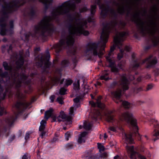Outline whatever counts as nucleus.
<instances>
[{
  "label": "nucleus",
  "mask_w": 159,
  "mask_h": 159,
  "mask_svg": "<svg viewBox=\"0 0 159 159\" xmlns=\"http://www.w3.org/2000/svg\"><path fill=\"white\" fill-rule=\"evenodd\" d=\"M125 49L127 52H129L130 50V48L129 46L126 45L125 47Z\"/></svg>",
  "instance_id": "nucleus-64"
},
{
  "label": "nucleus",
  "mask_w": 159,
  "mask_h": 159,
  "mask_svg": "<svg viewBox=\"0 0 159 159\" xmlns=\"http://www.w3.org/2000/svg\"><path fill=\"white\" fill-rule=\"evenodd\" d=\"M48 0H43V1L40 2H42L44 4V9L46 11L48 9L50 5L47 2Z\"/></svg>",
  "instance_id": "nucleus-41"
},
{
  "label": "nucleus",
  "mask_w": 159,
  "mask_h": 159,
  "mask_svg": "<svg viewBox=\"0 0 159 159\" xmlns=\"http://www.w3.org/2000/svg\"><path fill=\"white\" fill-rule=\"evenodd\" d=\"M72 117L66 114L63 111H61L60 115L57 117V120L59 122L63 121L65 122L66 125H70L72 124Z\"/></svg>",
  "instance_id": "nucleus-15"
},
{
  "label": "nucleus",
  "mask_w": 159,
  "mask_h": 159,
  "mask_svg": "<svg viewBox=\"0 0 159 159\" xmlns=\"http://www.w3.org/2000/svg\"><path fill=\"white\" fill-rule=\"evenodd\" d=\"M118 22L116 20L112 21L110 22H103L102 25L103 27L100 36V41L98 42H89L86 45V52H91L92 55L89 56V59H92L93 56H98L99 58H102L105 52V48L106 43L107 42L109 34L111 33L116 34V36H119V33L116 26ZM121 32H120V33Z\"/></svg>",
  "instance_id": "nucleus-1"
},
{
  "label": "nucleus",
  "mask_w": 159,
  "mask_h": 159,
  "mask_svg": "<svg viewBox=\"0 0 159 159\" xmlns=\"http://www.w3.org/2000/svg\"><path fill=\"white\" fill-rule=\"evenodd\" d=\"M86 134L87 133L86 132H83L80 134V137L85 138V137Z\"/></svg>",
  "instance_id": "nucleus-62"
},
{
  "label": "nucleus",
  "mask_w": 159,
  "mask_h": 159,
  "mask_svg": "<svg viewBox=\"0 0 159 159\" xmlns=\"http://www.w3.org/2000/svg\"><path fill=\"white\" fill-rule=\"evenodd\" d=\"M124 66V65L121 62H120L118 64L117 67V68L118 67L119 68V70L120 69H121L123 70V67Z\"/></svg>",
  "instance_id": "nucleus-54"
},
{
  "label": "nucleus",
  "mask_w": 159,
  "mask_h": 159,
  "mask_svg": "<svg viewBox=\"0 0 159 159\" xmlns=\"http://www.w3.org/2000/svg\"><path fill=\"white\" fill-rule=\"evenodd\" d=\"M119 23V25L122 27V28H124L126 25V23L125 22L121 20L120 21Z\"/></svg>",
  "instance_id": "nucleus-49"
},
{
  "label": "nucleus",
  "mask_w": 159,
  "mask_h": 159,
  "mask_svg": "<svg viewBox=\"0 0 159 159\" xmlns=\"http://www.w3.org/2000/svg\"><path fill=\"white\" fill-rule=\"evenodd\" d=\"M2 72V70L1 69H0V73ZM0 76L2 78H6L9 77V79L10 77L9 76L8 73L7 71H5L4 72L0 74Z\"/></svg>",
  "instance_id": "nucleus-35"
},
{
  "label": "nucleus",
  "mask_w": 159,
  "mask_h": 159,
  "mask_svg": "<svg viewBox=\"0 0 159 159\" xmlns=\"http://www.w3.org/2000/svg\"><path fill=\"white\" fill-rule=\"evenodd\" d=\"M119 36H117L114 38V44L111 47L110 51L112 52L116 48V47L118 48H121L123 45L122 42L124 40V39L129 35V32L127 31H122L119 33Z\"/></svg>",
  "instance_id": "nucleus-9"
},
{
  "label": "nucleus",
  "mask_w": 159,
  "mask_h": 159,
  "mask_svg": "<svg viewBox=\"0 0 159 159\" xmlns=\"http://www.w3.org/2000/svg\"><path fill=\"white\" fill-rule=\"evenodd\" d=\"M150 125H153L155 129L152 133V139L154 141L159 139V123L154 118H150L149 120Z\"/></svg>",
  "instance_id": "nucleus-11"
},
{
  "label": "nucleus",
  "mask_w": 159,
  "mask_h": 159,
  "mask_svg": "<svg viewBox=\"0 0 159 159\" xmlns=\"http://www.w3.org/2000/svg\"><path fill=\"white\" fill-rule=\"evenodd\" d=\"M123 55L122 54L118 53L117 56V59L118 60H120L123 57Z\"/></svg>",
  "instance_id": "nucleus-60"
},
{
  "label": "nucleus",
  "mask_w": 159,
  "mask_h": 159,
  "mask_svg": "<svg viewBox=\"0 0 159 159\" xmlns=\"http://www.w3.org/2000/svg\"><path fill=\"white\" fill-rule=\"evenodd\" d=\"M85 138H82L80 137H79L78 140V143H80L81 144L82 143H85Z\"/></svg>",
  "instance_id": "nucleus-45"
},
{
  "label": "nucleus",
  "mask_w": 159,
  "mask_h": 159,
  "mask_svg": "<svg viewBox=\"0 0 159 159\" xmlns=\"http://www.w3.org/2000/svg\"><path fill=\"white\" fill-rule=\"evenodd\" d=\"M2 16L0 18V24H1L6 22V19L8 18L9 14H10L7 11L6 7L5 6L2 5Z\"/></svg>",
  "instance_id": "nucleus-20"
},
{
  "label": "nucleus",
  "mask_w": 159,
  "mask_h": 159,
  "mask_svg": "<svg viewBox=\"0 0 159 159\" xmlns=\"http://www.w3.org/2000/svg\"><path fill=\"white\" fill-rule=\"evenodd\" d=\"M120 118L122 121L124 120L127 123L130 124L134 129L133 134H127L124 133V137L125 138L126 142L129 143H133V136L138 137V140H140L141 136L138 132L139 128L137 125V120L134 118L133 113L130 111H126L122 114Z\"/></svg>",
  "instance_id": "nucleus-5"
},
{
  "label": "nucleus",
  "mask_w": 159,
  "mask_h": 159,
  "mask_svg": "<svg viewBox=\"0 0 159 159\" xmlns=\"http://www.w3.org/2000/svg\"><path fill=\"white\" fill-rule=\"evenodd\" d=\"M29 156L27 153H25L22 157V159H29Z\"/></svg>",
  "instance_id": "nucleus-63"
},
{
  "label": "nucleus",
  "mask_w": 159,
  "mask_h": 159,
  "mask_svg": "<svg viewBox=\"0 0 159 159\" xmlns=\"http://www.w3.org/2000/svg\"><path fill=\"white\" fill-rule=\"evenodd\" d=\"M31 134V132L28 131L26 133L25 139L26 140H28L30 138V135Z\"/></svg>",
  "instance_id": "nucleus-52"
},
{
  "label": "nucleus",
  "mask_w": 159,
  "mask_h": 159,
  "mask_svg": "<svg viewBox=\"0 0 159 159\" xmlns=\"http://www.w3.org/2000/svg\"><path fill=\"white\" fill-rule=\"evenodd\" d=\"M66 90L64 87L61 88L59 90V93L61 95H64L66 94Z\"/></svg>",
  "instance_id": "nucleus-43"
},
{
  "label": "nucleus",
  "mask_w": 159,
  "mask_h": 159,
  "mask_svg": "<svg viewBox=\"0 0 159 159\" xmlns=\"http://www.w3.org/2000/svg\"><path fill=\"white\" fill-rule=\"evenodd\" d=\"M51 20V18L50 16H45L38 25L34 26V33L29 32L25 34V40L28 41L30 37L38 38L37 34L41 30H42L39 36L44 41L46 40L48 36H52L53 34L56 32V28L52 23H50Z\"/></svg>",
  "instance_id": "nucleus-3"
},
{
  "label": "nucleus",
  "mask_w": 159,
  "mask_h": 159,
  "mask_svg": "<svg viewBox=\"0 0 159 159\" xmlns=\"http://www.w3.org/2000/svg\"><path fill=\"white\" fill-rule=\"evenodd\" d=\"M30 11L27 13L28 15L30 20H33L37 16L36 11L33 6H31L29 8Z\"/></svg>",
  "instance_id": "nucleus-23"
},
{
  "label": "nucleus",
  "mask_w": 159,
  "mask_h": 159,
  "mask_svg": "<svg viewBox=\"0 0 159 159\" xmlns=\"http://www.w3.org/2000/svg\"><path fill=\"white\" fill-rule=\"evenodd\" d=\"M14 33V30L13 29H7L6 30H5V33L4 34H2L1 35L2 36H4L7 34H8L11 35H12Z\"/></svg>",
  "instance_id": "nucleus-34"
},
{
  "label": "nucleus",
  "mask_w": 159,
  "mask_h": 159,
  "mask_svg": "<svg viewBox=\"0 0 159 159\" xmlns=\"http://www.w3.org/2000/svg\"><path fill=\"white\" fill-rule=\"evenodd\" d=\"M88 9L86 7H84L80 9V12L81 13L85 12L87 11Z\"/></svg>",
  "instance_id": "nucleus-57"
},
{
  "label": "nucleus",
  "mask_w": 159,
  "mask_h": 159,
  "mask_svg": "<svg viewBox=\"0 0 159 159\" xmlns=\"http://www.w3.org/2000/svg\"><path fill=\"white\" fill-rule=\"evenodd\" d=\"M15 136L14 134L11 135L8 139V142L9 143L11 142L15 139Z\"/></svg>",
  "instance_id": "nucleus-56"
},
{
  "label": "nucleus",
  "mask_w": 159,
  "mask_h": 159,
  "mask_svg": "<svg viewBox=\"0 0 159 159\" xmlns=\"http://www.w3.org/2000/svg\"><path fill=\"white\" fill-rule=\"evenodd\" d=\"M126 149L127 152L130 154V158L132 159H137L139 158V159H146V157L140 154L139 152L134 151L133 146L127 145L126 146Z\"/></svg>",
  "instance_id": "nucleus-12"
},
{
  "label": "nucleus",
  "mask_w": 159,
  "mask_h": 159,
  "mask_svg": "<svg viewBox=\"0 0 159 159\" xmlns=\"http://www.w3.org/2000/svg\"><path fill=\"white\" fill-rule=\"evenodd\" d=\"M151 24L154 26V28L152 30L148 29L149 30L150 34L153 37V38L152 39V43L153 44V46L154 47L157 46L159 43V39L157 37L155 36L157 30V24L153 20L151 21Z\"/></svg>",
  "instance_id": "nucleus-14"
},
{
  "label": "nucleus",
  "mask_w": 159,
  "mask_h": 159,
  "mask_svg": "<svg viewBox=\"0 0 159 159\" xmlns=\"http://www.w3.org/2000/svg\"><path fill=\"white\" fill-rule=\"evenodd\" d=\"M98 147L99 151H103L104 150V147L100 143H98Z\"/></svg>",
  "instance_id": "nucleus-47"
},
{
  "label": "nucleus",
  "mask_w": 159,
  "mask_h": 159,
  "mask_svg": "<svg viewBox=\"0 0 159 159\" xmlns=\"http://www.w3.org/2000/svg\"><path fill=\"white\" fill-rule=\"evenodd\" d=\"M108 75V74L107 73L105 74L104 75H102L101 76V79L102 80H104L105 81H108L110 79V78L109 77H107Z\"/></svg>",
  "instance_id": "nucleus-44"
},
{
  "label": "nucleus",
  "mask_w": 159,
  "mask_h": 159,
  "mask_svg": "<svg viewBox=\"0 0 159 159\" xmlns=\"http://www.w3.org/2000/svg\"><path fill=\"white\" fill-rule=\"evenodd\" d=\"M45 128V125H41L40 126L39 128V131H41L42 130H44Z\"/></svg>",
  "instance_id": "nucleus-61"
},
{
  "label": "nucleus",
  "mask_w": 159,
  "mask_h": 159,
  "mask_svg": "<svg viewBox=\"0 0 159 159\" xmlns=\"http://www.w3.org/2000/svg\"><path fill=\"white\" fill-rule=\"evenodd\" d=\"M85 159H98L100 158H105L107 157V154L106 152H103L100 154L99 156L98 155L93 154L91 151L87 152L85 154Z\"/></svg>",
  "instance_id": "nucleus-16"
},
{
  "label": "nucleus",
  "mask_w": 159,
  "mask_h": 159,
  "mask_svg": "<svg viewBox=\"0 0 159 159\" xmlns=\"http://www.w3.org/2000/svg\"><path fill=\"white\" fill-rule=\"evenodd\" d=\"M131 21L136 24L139 27V33L143 37L146 35V31L148 29L144 26V23L141 19L139 13H136L132 16Z\"/></svg>",
  "instance_id": "nucleus-10"
},
{
  "label": "nucleus",
  "mask_w": 159,
  "mask_h": 159,
  "mask_svg": "<svg viewBox=\"0 0 159 159\" xmlns=\"http://www.w3.org/2000/svg\"><path fill=\"white\" fill-rule=\"evenodd\" d=\"M91 127V125L90 123H88L86 121L84 123V128L86 130H90Z\"/></svg>",
  "instance_id": "nucleus-36"
},
{
  "label": "nucleus",
  "mask_w": 159,
  "mask_h": 159,
  "mask_svg": "<svg viewBox=\"0 0 159 159\" xmlns=\"http://www.w3.org/2000/svg\"><path fill=\"white\" fill-rule=\"evenodd\" d=\"M120 78L118 81H114L110 85L109 87L114 89L117 87V90L113 92L112 95L113 100L116 103H122L124 108L126 109H129L133 107V104L127 101H123L122 99V93H124L129 88V81L128 79L126 74L119 75Z\"/></svg>",
  "instance_id": "nucleus-2"
},
{
  "label": "nucleus",
  "mask_w": 159,
  "mask_h": 159,
  "mask_svg": "<svg viewBox=\"0 0 159 159\" xmlns=\"http://www.w3.org/2000/svg\"><path fill=\"white\" fill-rule=\"evenodd\" d=\"M53 110L52 108L46 111L45 113V118L47 120L51 117L52 119V122L57 121V116L53 114Z\"/></svg>",
  "instance_id": "nucleus-19"
},
{
  "label": "nucleus",
  "mask_w": 159,
  "mask_h": 159,
  "mask_svg": "<svg viewBox=\"0 0 159 159\" xmlns=\"http://www.w3.org/2000/svg\"><path fill=\"white\" fill-rule=\"evenodd\" d=\"M73 3H72L70 5H69L68 3H65V2L62 3L61 5L58 6L55 9H53L52 13L53 16H56L57 13L61 15H66L69 19V21L66 25V27L68 29L69 34H73L72 30L73 28V25L72 22L74 20L76 21H81V19L80 18H77L75 16H73L70 13V7H73L75 8L76 4L77 3L75 1Z\"/></svg>",
  "instance_id": "nucleus-4"
},
{
  "label": "nucleus",
  "mask_w": 159,
  "mask_h": 159,
  "mask_svg": "<svg viewBox=\"0 0 159 159\" xmlns=\"http://www.w3.org/2000/svg\"><path fill=\"white\" fill-rule=\"evenodd\" d=\"M151 78V76L150 75L146 74L145 75L139 76L137 79V81L138 82H140L142 81L143 78H144L146 79H149Z\"/></svg>",
  "instance_id": "nucleus-28"
},
{
  "label": "nucleus",
  "mask_w": 159,
  "mask_h": 159,
  "mask_svg": "<svg viewBox=\"0 0 159 159\" xmlns=\"http://www.w3.org/2000/svg\"><path fill=\"white\" fill-rule=\"evenodd\" d=\"M65 136L66 140L68 141L69 139V138L71 137V135L69 131H67L66 133L65 134Z\"/></svg>",
  "instance_id": "nucleus-51"
},
{
  "label": "nucleus",
  "mask_w": 159,
  "mask_h": 159,
  "mask_svg": "<svg viewBox=\"0 0 159 159\" xmlns=\"http://www.w3.org/2000/svg\"><path fill=\"white\" fill-rule=\"evenodd\" d=\"M7 24L6 22L2 24H0V34L1 35L2 34H4L5 31L6 30Z\"/></svg>",
  "instance_id": "nucleus-27"
},
{
  "label": "nucleus",
  "mask_w": 159,
  "mask_h": 159,
  "mask_svg": "<svg viewBox=\"0 0 159 159\" xmlns=\"http://www.w3.org/2000/svg\"><path fill=\"white\" fill-rule=\"evenodd\" d=\"M91 105L93 107H98L102 110H103L105 108V105L102 103L99 99H98L96 102H93Z\"/></svg>",
  "instance_id": "nucleus-25"
},
{
  "label": "nucleus",
  "mask_w": 159,
  "mask_h": 159,
  "mask_svg": "<svg viewBox=\"0 0 159 159\" xmlns=\"http://www.w3.org/2000/svg\"><path fill=\"white\" fill-rule=\"evenodd\" d=\"M74 43V39L73 37L70 35L66 36V32L63 30L62 31L61 38L59 43L54 44L53 45V47L57 53H59L63 49H66L69 50L70 52L72 53L73 55H75V51L74 50L72 52V50L70 49Z\"/></svg>",
  "instance_id": "nucleus-6"
},
{
  "label": "nucleus",
  "mask_w": 159,
  "mask_h": 159,
  "mask_svg": "<svg viewBox=\"0 0 159 159\" xmlns=\"http://www.w3.org/2000/svg\"><path fill=\"white\" fill-rule=\"evenodd\" d=\"M24 63V58L20 56L18 60L16 62V63L20 65L23 66Z\"/></svg>",
  "instance_id": "nucleus-37"
},
{
  "label": "nucleus",
  "mask_w": 159,
  "mask_h": 159,
  "mask_svg": "<svg viewBox=\"0 0 159 159\" xmlns=\"http://www.w3.org/2000/svg\"><path fill=\"white\" fill-rule=\"evenodd\" d=\"M21 80H27V76L24 74L23 73L20 75Z\"/></svg>",
  "instance_id": "nucleus-53"
},
{
  "label": "nucleus",
  "mask_w": 159,
  "mask_h": 159,
  "mask_svg": "<svg viewBox=\"0 0 159 159\" xmlns=\"http://www.w3.org/2000/svg\"><path fill=\"white\" fill-rule=\"evenodd\" d=\"M50 58V53L49 50L48 49L45 51L44 58L42 56L40 57L38 56L35 58V60L36 61V65L38 67H41L44 63L43 67L44 70H45L47 69H49L52 64V62L49 61Z\"/></svg>",
  "instance_id": "nucleus-7"
},
{
  "label": "nucleus",
  "mask_w": 159,
  "mask_h": 159,
  "mask_svg": "<svg viewBox=\"0 0 159 159\" xmlns=\"http://www.w3.org/2000/svg\"><path fill=\"white\" fill-rule=\"evenodd\" d=\"M73 82V81L72 80L70 79H66L65 81V86L66 87H68V86L71 85Z\"/></svg>",
  "instance_id": "nucleus-39"
},
{
  "label": "nucleus",
  "mask_w": 159,
  "mask_h": 159,
  "mask_svg": "<svg viewBox=\"0 0 159 159\" xmlns=\"http://www.w3.org/2000/svg\"><path fill=\"white\" fill-rule=\"evenodd\" d=\"M22 81L23 84L27 85H30L31 83V80L30 79L26 80H22Z\"/></svg>",
  "instance_id": "nucleus-48"
},
{
  "label": "nucleus",
  "mask_w": 159,
  "mask_h": 159,
  "mask_svg": "<svg viewBox=\"0 0 159 159\" xmlns=\"http://www.w3.org/2000/svg\"><path fill=\"white\" fill-rule=\"evenodd\" d=\"M112 111H110L105 115L106 120L108 122H113L114 121V116L112 115Z\"/></svg>",
  "instance_id": "nucleus-26"
},
{
  "label": "nucleus",
  "mask_w": 159,
  "mask_h": 159,
  "mask_svg": "<svg viewBox=\"0 0 159 159\" xmlns=\"http://www.w3.org/2000/svg\"><path fill=\"white\" fill-rule=\"evenodd\" d=\"M134 63L133 65V67L134 69H137L139 67L140 64L139 63L137 62V60H135Z\"/></svg>",
  "instance_id": "nucleus-46"
},
{
  "label": "nucleus",
  "mask_w": 159,
  "mask_h": 159,
  "mask_svg": "<svg viewBox=\"0 0 159 159\" xmlns=\"http://www.w3.org/2000/svg\"><path fill=\"white\" fill-rule=\"evenodd\" d=\"M131 8L130 7H129L127 9V12L126 14V16L127 17H129V15L130 14L131 11Z\"/></svg>",
  "instance_id": "nucleus-58"
},
{
  "label": "nucleus",
  "mask_w": 159,
  "mask_h": 159,
  "mask_svg": "<svg viewBox=\"0 0 159 159\" xmlns=\"http://www.w3.org/2000/svg\"><path fill=\"white\" fill-rule=\"evenodd\" d=\"M9 28L14 29V22L13 20L10 21L9 22Z\"/></svg>",
  "instance_id": "nucleus-59"
},
{
  "label": "nucleus",
  "mask_w": 159,
  "mask_h": 159,
  "mask_svg": "<svg viewBox=\"0 0 159 159\" xmlns=\"http://www.w3.org/2000/svg\"><path fill=\"white\" fill-rule=\"evenodd\" d=\"M106 60L109 63L108 67L111 68V71L116 74H119V70L117 67L115 61L109 57H107Z\"/></svg>",
  "instance_id": "nucleus-18"
},
{
  "label": "nucleus",
  "mask_w": 159,
  "mask_h": 159,
  "mask_svg": "<svg viewBox=\"0 0 159 159\" xmlns=\"http://www.w3.org/2000/svg\"><path fill=\"white\" fill-rule=\"evenodd\" d=\"M97 8V6L96 5L94 4L91 5V16H94L96 12V9Z\"/></svg>",
  "instance_id": "nucleus-33"
},
{
  "label": "nucleus",
  "mask_w": 159,
  "mask_h": 159,
  "mask_svg": "<svg viewBox=\"0 0 159 159\" xmlns=\"http://www.w3.org/2000/svg\"><path fill=\"white\" fill-rule=\"evenodd\" d=\"M57 100L60 104H62L64 103L62 98L61 97H58L57 98Z\"/></svg>",
  "instance_id": "nucleus-55"
},
{
  "label": "nucleus",
  "mask_w": 159,
  "mask_h": 159,
  "mask_svg": "<svg viewBox=\"0 0 159 159\" xmlns=\"http://www.w3.org/2000/svg\"><path fill=\"white\" fill-rule=\"evenodd\" d=\"M73 85L74 86L73 89L77 92L79 91L80 89V80H78L77 82H74Z\"/></svg>",
  "instance_id": "nucleus-30"
},
{
  "label": "nucleus",
  "mask_w": 159,
  "mask_h": 159,
  "mask_svg": "<svg viewBox=\"0 0 159 159\" xmlns=\"http://www.w3.org/2000/svg\"><path fill=\"white\" fill-rule=\"evenodd\" d=\"M61 64L63 67H66L69 66L70 64V62L69 60L65 59L62 61Z\"/></svg>",
  "instance_id": "nucleus-32"
},
{
  "label": "nucleus",
  "mask_w": 159,
  "mask_h": 159,
  "mask_svg": "<svg viewBox=\"0 0 159 159\" xmlns=\"http://www.w3.org/2000/svg\"><path fill=\"white\" fill-rule=\"evenodd\" d=\"M14 81L15 88L17 91L18 96H20V89L22 86V84L23 83L22 81L19 79L16 81V78L15 79Z\"/></svg>",
  "instance_id": "nucleus-24"
},
{
  "label": "nucleus",
  "mask_w": 159,
  "mask_h": 159,
  "mask_svg": "<svg viewBox=\"0 0 159 159\" xmlns=\"http://www.w3.org/2000/svg\"><path fill=\"white\" fill-rule=\"evenodd\" d=\"M65 147L67 150L72 149L74 148V145L72 142L66 144L65 145Z\"/></svg>",
  "instance_id": "nucleus-40"
},
{
  "label": "nucleus",
  "mask_w": 159,
  "mask_h": 159,
  "mask_svg": "<svg viewBox=\"0 0 159 159\" xmlns=\"http://www.w3.org/2000/svg\"><path fill=\"white\" fill-rule=\"evenodd\" d=\"M3 66L6 70L11 71L12 69V67L8 65V63L6 61H4L2 63Z\"/></svg>",
  "instance_id": "nucleus-31"
},
{
  "label": "nucleus",
  "mask_w": 159,
  "mask_h": 159,
  "mask_svg": "<svg viewBox=\"0 0 159 159\" xmlns=\"http://www.w3.org/2000/svg\"><path fill=\"white\" fill-rule=\"evenodd\" d=\"M153 87V86L152 84H149L145 89H144L142 87H135L133 89L132 91L134 94H136L142 91H148L151 90Z\"/></svg>",
  "instance_id": "nucleus-21"
},
{
  "label": "nucleus",
  "mask_w": 159,
  "mask_h": 159,
  "mask_svg": "<svg viewBox=\"0 0 159 159\" xmlns=\"http://www.w3.org/2000/svg\"><path fill=\"white\" fill-rule=\"evenodd\" d=\"M78 29L77 33L80 35L83 34L85 36H87L89 34V31L84 30L88 28L87 22L86 20L83 21H80L77 24Z\"/></svg>",
  "instance_id": "nucleus-13"
},
{
  "label": "nucleus",
  "mask_w": 159,
  "mask_h": 159,
  "mask_svg": "<svg viewBox=\"0 0 159 159\" xmlns=\"http://www.w3.org/2000/svg\"><path fill=\"white\" fill-rule=\"evenodd\" d=\"M82 99V98L79 96L73 99V101L75 103V106L77 107H79L80 106V100Z\"/></svg>",
  "instance_id": "nucleus-29"
},
{
  "label": "nucleus",
  "mask_w": 159,
  "mask_h": 159,
  "mask_svg": "<svg viewBox=\"0 0 159 159\" xmlns=\"http://www.w3.org/2000/svg\"><path fill=\"white\" fill-rule=\"evenodd\" d=\"M96 2L97 5L99 6V9L101 10L100 13L101 18L103 19H105L108 15V10L105 7L103 4H102L101 0H97Z\"/></svg>",
  "instance_id": "nucleus-17"
},
{
  "label": "nucleus",
  "mask_w": 159,
  "mask_h": 159,
  "mask_svg": "<svg viewBox=\"0 0 159 159\" xmlns=\"http://www.w3.org/2000/svg\"><path fill=\"white\" fill-rule=\"evenodd\" d=\"M111 13L112 14V17L114 20H116L118 17V15L115 11L113 9H111Z\"/></svg>",
  "instance_id": "nucleus-38"
},
{
  "label": "nucleus",
  "mask_w": 159,
  "mask_h": 159,
  "mask_svg": "<svg viewBox=\"0 0 159 159\" xmlns=\"http://www.w3.org/2000/svg\"><path fill=\"white\" fill-rule=\"evenodd\" d=\"M30 104L28 102H17L15 105V107L17 111L16 113L15 117L12 116L10 118L7 119V121L11 125H12L17 119L19 115H22L25 110L28 108Z\"/></svg>",
  "instance_id": "nucleus-8"
},
{
  "label": "nucleus",
  "mask_w": 159,
  "mask_h": 159,
  "mask_svg": "<svg viewBox=\"0 0 159 159\" xmlns=\"http://www.w3.org/2000/svg\"><path fill=\"white\" fill-rule=\"evenodd\" d=\"M89 23L91 22H94L95 21V18L94 16H89L87 19V20H86Z\"/></svg>",
  "instance_id": "nucleus-42"
},
{
  "label": "nucleus",
  "mask_w": 159,
  "mask_h": 159,
  "mask_svg": "<svg viewBox=\"0 0 159 159\" xmlns=\"http://www.w3.org/2000/svg\"><path fill=\"white\" fill-rule=\"evenodd\" d=\"M118 13L121 15H123L125 13V8L124 7H122L121 9H119Z\"/></svg>",
  "instance_id": "nucleus-50"
},
{
  "label": "nucleus",
  "mask_w": 159,
  "mask_h": 159,
  "mask_svg": "<svg viewBox=\"0 0 159 159\" xmlns=\"http://www.w3.org/2000/svg\"><path fill=\"white\" fill-rule=\"evenodd\" d=\"M152 57V56H150L149 57L146 58L144 61V62L148 61V63L147 64L146 68H149L151 67H152L154 66L157 62V60L156 57H155L154 58L152 61H149Z\"/></svg>",
  "instance_id": "nucleus-22"
}]
</instances>
